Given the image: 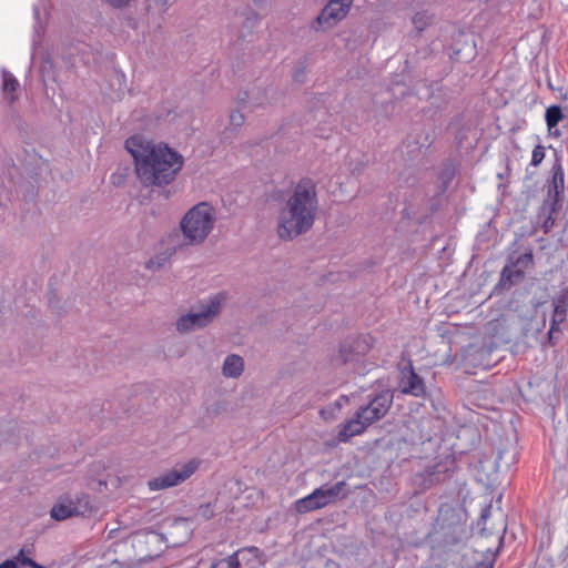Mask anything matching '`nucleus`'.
Masks as SVG:
<instances>
[{
    "label": "nucleus",
    "instance_id": "f3484780",
    "mask_svg": "<svg viewBox=\"0 0 568 568\" xmlns=\"http://www.w3.org/2000/svg\"><path fill=\"white\" fill-rule=\"evenodd\" d=\"M244 369L243 358L239 355H227L223 363V375L226 377L236 378L242 375Z\"/></svg>",
    "mask_w": 568,
    "mask_h": 568
},
{
    "label": "nucleus",
    "instance_id": "bb28decb",
    "mask_svg": "<svg viewBox=\"0 0 568 568\" xmlns=\"http://www.w3.org/2000/svg\"><path fill=\"white\" fill-rule=\"evenodd\" d=\"M545 159V148L541 144H537L531 153L530 164L538 166Z\"/></svg>",
    "mask_w": 568,
    "mask_h": 568
},
{
    "label": "nucleus",
    "instance_id": "a878e982",
    "mask_svg": "<svg viewBox=\"0 0 568 568\" xmlns=\"http://www.w3.org/2000/svg\"><path fill=\"white\" fill-rule=\"evenodd\" d=\"M245 118L240 111H232L230 114V128L226 130H235L244 124Z\"/></svg>",
    "mask_w": 568,
    "mask_h": 568
},
{
    "label": "nucleus",
    "instance_id": "ea45409f",
    "mask_svg": "<svg viewBox=\"0 0 568 568\" xmlns=\"http://www.w3.org/2000/svg\"><path fill=\"white\" fill-rule=\"evenodd\" d=\"M175 521H176V523H179V521H185V519H184V518H179V519H176Z\"/></svg>",
    "mask_w": 568,
    "mask_h": 568
},
{
    "label": "nucleus",
    "instance_id": "6e6552de",
    "mask_svg": "<svg viewBox=\"0 0 568 568\" xmlns=\"http://www.w3.org/2000/svg\"><path fill=\"white\" fill-rule=\"evenodd\" d=\"M353 0H329L313 21L315 31L329 29L342 21L348 13Z\"/></svg>",
    "mask_w": 568,
    "mask_h": 568
},
{
    "label": "nucleus",
    "instance_id": "aec40b11",
    "mask_svg": "<svg viewBox=\"0 0 568 568\" xmlns=\"http://www.w3.org/2000/svg\"><path fill=\"white\" fill-rule=\"evenodd\" d=\"M374 338L371 335H361L349 345L351 351L357 356L366 355L372 346Z\"/></svg>",
    "mask_w": 568,
    "mask_h": 568
},
{
    "label": "nucleus",
    "instance_id": "f03ea898",
    "mask_svg": "<svg viewBox=\"0 0 568 568\" xmlns=\"http://www.w3.org/2000/svg\"><path fill=\"white\" fill-rule=\"evenodd\" d=\"M317 207L315 183L308 178L301 179L278 213L277 236L291 241L308 232L314 225Z\"/></svg>",
    "mask_w": 568,
    "mask_h": 568
},
{
    "label": "nucleus",
    "instance_id": "f704fd0d",
    "mask_svg": "<svg viewBox=\"0 0 568 568\" xmlns=\"http://www.w3.org/2000/svg\"><path fill=\"white\" fill-rule=\"evenodd\" d=\"M491 513V505L485 506L480 511L479 523L486 521V519L490 516Z\"/></svg>",
    "mask_w": 568,
    "mask_h": 568
},
{
    "label": "nucleus",
    "instance_id": "f8f14e48",
    "mask_svg": "<svg viewBox=\"0 0 568 568\" xmlns=\"http://www.w3.org/2000/svg\"><path fill=\"white\" fill-rule=\"evenodd\" d=\"M399 387L404 394L419 397L425 394V384L423 378L414 371L412 364L402 371Z\"/></svg>",
    "mask_w": 568,
    "mask_h": 568
},
{
    "label": "nucleus",
    "instance_id": "58836bf2",
    "mask_svg": "<svg viewBox=\"0 0 568 568\" xmlns=\"http://www.w3.org/2000/svg\"><path fill=\"white\" fill-rule=\"evenodd\" d=\"M244 95H245L244 98H241V101H244L246 99L247 92H244Z\"/></svg>",
    "mask_w": 568,
    "mask_h": 568
},
{
    "label": "nucleus",
    "instance_id": "9d476101",
    "mask_svg": "<svg viewBox=\"0 0 568 568\" xmlns=\"http://www.w3.org/2000/svg\"><path fill=\"white\" fill-rule=\"evenodd\" d=\"M438 520L440 521L443 541L446 545L455 546L464 540L466 537V526L454 509L440 513Z\"/></svg>",
    "mask_w": 568,
    "mask_h": 568
},
{
    "label": "nucleus",
    "instance_id": "2eb2a0df",
    "mask_svg": "<svg viewBox=\"0 0 568 568\" xmlns=\"http://www.w3.org/2000/svg\"><path fill=\"white\" fill-rule=\"evenodd\" d=\"M564 112L560 105L552 104L546 109L545 112V121L550 135L558 138L560 135V131L556 129L558 123L562 121Z\"/></svg>",
    "mask_w": 568,
    "mask_h": 568
},
{
    "label": "nucleus",
    "instance_id": "cd10ccee",
    "mask_svg": "<svg viewBox=\"0 0 568 568\" xmlns=\"http://www.w3.org/2000/svg\"><path fill=\"white\" fill-rule=\"evenodd\" d=\"M196 516L204 520L211 519L214 516L213 506L210 503L200 505L196 510Z\"/></svg>",
    "mask_w": 568,
    "mask_h": 568
},
{
    "label": "nucleus",
    "instance_id": "473e14b6",
    "mask_svg": "<svg viewBox=\"0 0 568 568\" xmlns=\"http://www.w3.org/2000/svg\"><path fill=\"white\" fill-rule=\"evenodd\" d=\"M227 568H240L241 564L237 557V554H233L226 559Z\"/></svg>",
    "mask_w": 568,
    "mask_h": 568
},
{
    "label": "nucleus",
    "instance_id": "5701e85b",
    "mask_svg": "<svg viewBox=\"0 0 568 568\" xmlns=\"http://www.w3.org/2000/svg\"><path fill=\"white\" fill-rule=\"evenodd\" d=\"M534 264V255L532 252H526L517 256V258L511 263L514 268H523L524 272L532 266Z\"/></svg>",
    "mask_w": 568,
    "mask_h": 568
},
{
    "label": "nucleus",
    "instance_id": "4c0bfd02",
    "mask_svg": "<svg viewBox=\"0 0 568 568\" xmlns=\"http://www.w3.org/2000/svg\"><path fill=\"white\" fill-rule=\"evenodd\" d=\"M544 303H546V300H537V298H532L531 300V305L537 310L540 305H542Z\"/></svg>",
    "mask_w": 568,
    "mask_h": 568
},
{
    "label": "nucleus",
    "instance_id": "20e7f679",
    "mask_svg": "<svg viewBox=\"0 0 568 568\" xmlns=\"http://www.w3.org/2000/svg\"><path fill=\"white\" fill-rule=\"evenodd\" d=\"M225 301V294L219 293L212 296L205 304L200 306L197 312L182 315L176 321V329L180 333H190L209 325L220 313L222 303Z\"/></svg>",
    "mask_w": 568,
    "mask_h": 568
},
{
    "label": "nucleus",
    "instance_id": "6ab92c4d",
    "mask_svg": "<svg viewBox=\"0 0 568 568\" xmlns=\"http://www.w3.org/2000/svg\"><path fill=\"white\" fill-rule=\"evenodd\" d=\"M2 90L7 95V99L10 103L14 101V97L12 93H14L19 89V81L17 78L7 69H2Z\"/></svg>",
    "mask_w": 568,
    "mask_h": 568
},
{
    "label": "nucleus",
    "instance_id": "9b49d317",
    "mask_svg": "<svg viewBox=\"0 0 568 568\" xmlns=\"http://www.w3.org/2000/svg\"><path fill=\"white\" fill-rule=\"evenodd\" d=\"M447 477V469L442 464H435L426 467L423 471L414 476V485L422 491H425L444 481Z\"/></svg>",
    "mask_w": 568,
    "mask_h": 568
},
{
    "label": "nucleus",
    "instance_id": "1a4fd4ad",
    "mask_svg": "<svg viewBox=\"0 0 568 568\" xmlns=\"http://www.w3.org/2000/svg\"><path fill=\"white\" fill-rule=\"evenodd\" d=\"M551 176L547 180V195L541 206L550 207V211H559L565 191V171L560 160H556L551 166Z\"/></svg>",
    "mask_w": 568,
    "mask_h": 568
},
{
    "label": "nucleus",
    "instance_id": "b1692460",
    "mask_svg": "<svg viewBox=\"0 0 568 568\" xmlns=\"http://www.w3.org/2000/svg\"><path fill=\"white\" fill-rule=\"evenodd\" d=\"M17 565L28 566L30 568H44V566L38 564L32 558L24 555V549H20L17 556L13 558Z\"/></svg>",
    "mask_w": 568,
    "mask_h": 568
},
{
    "label": "nucleus",
    "instance_id": "c85d7f7f",
    "mask_svg": "<svg viewBox=\"0 0 568 568\" xmlns=\"http://www.w3.org/2000/svg\"><path fill=\"white\" fill-rule=\"evenodd\" d=\"M168 260L169 256L165 254L156 255L155 257L149 260V262L146 263V267L151 270H158L164 266Z\"/></svg>",
    "mask_w": 568,
    "mask_h": 568
},
{
    "label": "nucleus",
    "instance_id": "c756f323",
    "mask_svg": "<svg viewBox=\"0 0 568 568\" xmlns=\"http://www.w3.org/2000/svg\"><path fill=\"white\" fill-rule=\"evenodd\" d=\"M560 334H561L560 327L555 326L552 329V324H550L549 331L547 333V344L549 346H555L557 344V341H558Z\"/></svg>",
    "mask_w": 568,
    "mask_h": 568
},
{
    "label": "nucleus",
    "instance_id": "2f4dec72",
    "mask_svg": "<svg viewBox=\"0 0 568 568\" xmlns=\"http://www.w3.org/2000/svg\"><path fill=\"white\" fill-rule=\"evenodd\" d=\"M305 77V65L303 63L300 64V67L296 69L293 78L296 82L302 83L304 81Z\"/></svg>",
    "mask_w": 568,
    "mask_h": 568
},
{
    "label": "nucleus",
    "instance_id": "4be33fe9",
    "mask_svg": "<svg viewBox=\"0 0 568 568\" xmlns=\"http://www.w3.org/2000/svg\"><path fill=\"white\" fill-rule=\"evenodd\" d=\"M169 8V0H146V9L149 13H159L163 16Z\"/></svg>",
    "mask_w": 568,
    "mask_h": 568
},
{
    "label": "nucleus",
    "instance_id": "0eeeda50",
    "mask_svg": "<svg viewBox=\"0 0 568 568\" xmlns=\"http://www.w3.org/2000/svg\"><path fill=\"white\" fill-rule=\"evenodd\" d=\"M199 467V462L192 459L180 468H173L169 471H165L148 481V487L150 490H162L166 488H171L180 485L190 478Z\"/></svg>",
    "mask_w": 568,
    "mask_h": 568
},
{
    "label": "nucleus",
    "instance_id": "39448f33",
    "mask_svg": "<svg viewBox=\"0 0 568 568\" xmlns=\"http://www.w3.org/2000/svg\"><path fill=\"white\" fill-rule=\"evenodd\" d=\"M345 486L346 484L343 480L337 481L334 485H322L307 496L297 499L294 503V508L298 514H306L322 509L334 503L339 497Z\"/></svg>",
    "mask_w": 568,
    "mask_h": 568
},
{
    "label": "nucleus",
    "instance_id": "393cba45",
    "mask_svg": "<svg viewBox=\"0 0 568 568\" xmlns=\"http://www.w3.org/2000/svg\"><path fill=\"white\" fill-rule=\"evenodd\" d=\"M413 24L418 31H423L429 24V18L425 12H417L413 17Z\"/></svg>",
    "mask_w": 568,
    "mask_h": 568
},
{
    "label": "nucleus",
    "instance_id": "412c9836",
    "mask_svg": "<svg viewBox=\"0 0 568 568\" xmlns=\"http://www.w3.org/2000/svg\"><path fill=\"white\" fill-rule=\"evenodd\" d=\"M556 213H558V211H550V207L540 206L538 216L542 220L541 227L544 233H549L554 227Z\"/></svg>",
    "mask_w": 568,
    "mask_h": 568
},
{
    "label": "nucleus",
    "instance_id": "a211bd4d",
    "mask_svg": "<svg viewBox=\"0 0 568 568\" xmlns=\"http://www.w3.org/2000/svg\"><path fill=\"white\" fill-rule=\"evenodd\" d=\"M50 515L54 520L60 521L78 516L79 510L72 503H59L52 507Z\"/></svg>",
    "mask_w": 568,
    "mask_h": 568
},
{
    "label": "nucleus",
    "instance_id": "72a5a7b5",
    "mask_svg": "<svg viewBox=\"0 0 568 568\" xmlns=\"http://www.w3.org/2000/svg\"><path fill=\"white\" fill-rule=\"evenodd\" d=\"M258 17L254 11H250L248 16L246 17L245 26L246 27H254L257 22Z\"/></svg>",
    "mask_w": 568,
    "mask_h": 568
},
{
    "label": "nucleus",
    "instance_id": "7ed1b4c3",
    "mask_svg": "<svg viewBox=\"0 0 568 568\" xmlns=\"http://www.w3.org/2000/svg\"><path fill=\"white\" fill-rule=\"evenodd\" d=\"M214 222V210L209 203L201 202L190 209L180 223L186 243H203L213 230Z\"/></svg>",
    "mask_w": 568,
    "mask_h": 568
},
{
    "label": "nucleus",
    "instance_id": "e433bc0d",
    "mask_svg": "<svg viewBox=\"0 0 568 568\" xmlns=\"http://www.w3.org/2000/svg\"><path fill=\"white\" fill-rule=\"evenodd\" d=\"M452 176L453 171L449 168L445 169L444 172L442 173V179H447V181H450Z\"/></svg>",
    "mask_w": 568,
    "mask_h": 568
},
{
    "label": "nucleus",
    "instance_id": "ddd939ff",
    "mask_svg": "<svg viewBox=\"0 0 568 568\" xmlns=\"http://www.w3.org/2000/svg\"><path fill=\"white\" fill-rule=\"evenodd\" d=\"M368 426L364 422V419L358 417V412L356 410L355 416L349 420H346L341 425L338 430L337 438L342 443L348 442L352 437L361 435L365 432Z\"/></svg>",
    "mask_w": 568,
    "mask_h": 568
},
{
    "label": "nucleus",
    "instance_id": "dca6fc26",
    "mask_svg": "<svg viewBox=\"0 0 568 568\" xmlns=\"http://www.w3.org/2000/svg\"><path fill=\"white\" fill-rule=\"evenodd\" d=\"M524 277L523 268H514L511 265H506L501 270L498 285L503 288H510L518 284Z\"/></svg>",
    "mask_w": 568,
    "mask_h": 568
},
{
    "label": "nucleus",
    "instance_id": "423d86ee",
    "mask_svg": "<svg viewBox=\"0 0 568 568\" xmlns=\"http://www.w3.org/2000/svg\"><path fill=\"white\" fill-rule=\"evenodd\" d=\"M394 395L389 389L376 393L366 405L361 406L358 417L364 419L367 426L382 419L389 410L393 404Z\"/></svg>",
    "mask_w": 568,
    "mask_h": 568
},
{
    "label": "nucleus",
    "instance_id": "f257e3e1",
    "mask_svg": "<svg viewBox=\"0 0 568 568\" xmlns=\"http://www.w3.org/2000/svg\"><path fill=\"white\" fill-rule=\"evenodd\" d=\"M132 155L135 173L144 186H164L172 183L182 169L183 156L166 143H155L135 134L125 141Z\"/></svg>",
    "mask_w": 568,
    "mask_h": 568
},
{
    "label": "nucleus",
    "instance_id": "7c9ffc66",
    "mask_svg": "<svg viewBox=\"0 0 568 568\" xmlns=\"http://www.w3.org/2000/svg\"><path fill=\"white\" fill-rule=\"evenodd\" d=\"M102 1L114 9H123V8L128 7L131 2V0H102Z\"/></svg>",
    "mask_w": 568,
    "mask_h": 568
},
{
    "label": "nucleus",
    "instance_id": "4468645a",
    "mask_svg": "<svg viewBox=\"0 0 568 568\" xmlns=\"http://www.w3.org/2000/svg\"><path fill=\"white\" fill-rule=\"evenodd\" d=\"M552 315L550 318V324H552V328L555 326H559L560 324L566 322L568 314V291L561 290L554 298H552Z\"/></svg>",
    "mask_w": 568,
    "mask_h": 568
},
{
    "label": "nucleus",
    "instance_id": "c9c22d12",
    "mask_svg": "<svg viewBox=\"0 0 568 568\" xmlns=\"http://www.w3.org/2000/svg\"><path fill=\"white\" fill-rule=\"evenodd\" d=\"M0 568H18V565L14 559H6L0 564Z\"/></svg>",
    "mask_w": 568,
    "mask_h": 568
}]
</instances>
